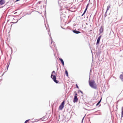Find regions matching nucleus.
<instances>
[{
	"label": "nucleus",
	"instance_id": "ddd939ff",
	"mask_svg": "<svg viewBox=\"0 0 123 123\" xmlns=\"http://www.w3.org/2000/svg\"><path fill=\"white\" fill-rule=\"evenodd\" d=\"M121 111V117H123V107H122Z\"/></svg>",
	"mask_w": 123,
	"mask_h": 123
},
{
	"label": "nucleus",
	"instance_id": "412c9836",
	"mask_svg": "<svg viewBox=\"0 0 123 123\" xmlns=\"http://www.w3.org/2000/svg\"><path fill=\"white\" fill-rule=\"evenodd\" d=\"M18 21V20H17V21L16 22H15V23H16Z\"/></svg>",
	"mask_w": 123,
	"mask_h": 123
},
{
	"label": "nucleus",
	"instance_id": "aec40b11",
	"mask_svg": "<svg viewBox=\"0 0 123 123\" xmlns=\"http://www.w3.org/2000/svg\"><path fill=\"white\" fill-rule=\"evenodd\" d=\"M99 103L98 102V103H97V104H96V106H97V105H99Z\"/></svg>",
	"mask_w": 123,
	"mask_h": 123
},
{
	"label": "nucleus",
	"instance_id": "f257e3e1",
	"mask_svg": "<svg viewBox=\"0 0 123 123\" xmlns=\"http://www.w3.org/2000/svg\"><path fill=\"white\" fill-rule=\"evenodd\" d=\"M55 71H53L52 73L51 77L55 82L56 83H58L59 81L56 80V78L55 75Z\"/></svg>",
	"mask_w": 123,
	"mask_h": 123
},
{
	"label": "nucleus",
	"instance_id": "6e6552de",
	"mask_svg": "<svg viewBox=\"0 0 123 123\" xmlns=\"http://www.w3.org/2000/svg\"><path fill=\"white\" fill-rule=\"evenodd\" d=\"M103 26H102L101 27L100 29L99 30L100 32L101 33L103 32Z\"/></svg>",
	"mask_w": 123,
	"mask_h": 123
},
{
	"label": "nucleus",
	"instance_id": "9d476101",
	"mask_svg": "<svg viewBox=\"0 0 123 123\" xmlns=\"http://www.w3.org/2000/svg\"><path fill=\"white\" fill-rule=\"evenodd\" d=\"M120 78L122 81H123V73L122 74L120 75Z\"/></svg>",
	"mask_w": 123,
	"mask_h": 123
},
{
	"label": "nucleus",
	"instance_id": "dca6fc26",
	"mask_svg": "<svg viewBox=\"0 0 123 123\" xmlns=\"http://www.w3.org/2000/svg\"><path fill=\"white\" fill-rule=\"evenodd\" d=\"M30 120V119H28L26 120L25 121L24 123H27V122H28Z\"/></svg>",
	"mask_w": 123,
	"mask_h": 123
},
{
	"label": "nucleus",
	"instance_id": "9b49d317",
	"mask_svg": "<svg viewBox=\"0 0 123 123\" xmlns=\"http://www.w3.org/2000/svg\"><path fill=\"white\" fill-rule=\"evenodd\" d=\"M59 59L60 61L61 62V63H62L63 65L64 66V61H63V60L62 59L60 58H59Z\"/></svg>",
	"mask_w": 123,
	"mask_h": 123
},
{
	"label": "nucleus",
	"instance_id": "6ab92c4d",
	"mask_svg": "<svg viewBox=\"0 0 123 123\" xmlns=\"http://www.w3.org/2000/svg\"><path fill=\"white\" fill-rule=\"evenodd\" d=\"M101 99H100V101L98 102V103H99L100 104V102H101Z\"/></svg>",
	"mask_w": 123,
	"mask_h": 123
},
{
	"label": "nucleus",
	"instance_id": "7ed1b4c3",
	"mask_svg": "<svg viewBox=\"0 0 123 123\" xmlns=\"http://www.w3.org/2000/svg\"><path fill=\"white\" fill-rule=\"evenodd\" d=\"M65 101H63L60 105L58 109L59 110H62L64 106Z\"/></svg>",
	"mask_w": 123,
	"mask_h": 123
},
{
	"label": "nucleus",
	"instance_id": "f8f14e48",
	"mask_svg": "<svg viewBox=\"0 0 123 123\" xmlns=\"http://www.w3.org/2000/svg\"><path fill=\"white\" fill-rule=\"evenodd\" d=\"M88 5H87L86 6V9H85L84 11V13H83V14L82 15V16L86 12L87 8H88Z\"/></svg>",
	"mask_w": 123,
	"mask_h": 123
},
{
	"label": "nucleus",
	"instance_id": "4468645a",
	"mask_svg": "<svg viewBox=\"0 0 123 123\" xmlns=\"http://www.w3.org/2000/svg\"><path fill=\"white\" fill-rule=\"evenodd\" d=\"M111 8L110 6H107V9L106 12H107L109 9Z\"/></svg>",
	"mask_w": 123,
	"mask_h": 123
},
{
	"label": "nucleus",
	"instance_id": "423d86ee",
	"mask_svg": "<svg viewBox=\"0 0 123 123\" xmlns=\"http://www.w3.org/2000/svg\"><path fill=\"white\" fill-rule=\"evenodd\" d=\"M5 2V0H0V6L4 4Z\"/></svg>",
	"mask_w": 123,
	"mask_h": 123
},
{
	"label": "nucleus",
	"instance_id": "f03ea898",
	"mask_svg": "<svg viewBox=\"0 0 123 123\" xmlns=\"http://www.w3.org/2000/svg\"><path fill=\"white\" fill-rule=\"evenodd\" d=\"M90 86L92 88L96 89L97 88V85L95 83V81L94 80H92L89 82Z\"/></svg>",
	"mask_w": 123,
	"mask_h": 123
},
{
	"label": "nucleus",
	"instance_id": "39448f33",
	"mask_svg": "<svg viewBox=\"0 0 123 123\" xmlns=\"http://www.w3.org/2000/svg\"><path fill=\"white\" fill-rule=\"evenodd\" d=\"M45 117H43L42 118H41L40 119H35V121L34 122H37L39 121L41 119H42L43 120H45L47 119V118H46L45 119Z\"/></svg>",
	"mask_w": 123,
	"mask_h": 123
},
{
	"label": "nucleus",
	"instance_id": "a211bd4d",
	"mask_svg": "<svg viewBox=\"0 0 123 123\" xmlns=\"http://www.w3.org/2000/svg\"><path fill=\"white\" fill-rule=\"evenodd\" d=\"M76 87L78 88V89H79V87L77 85V84H76Z\"/></svg>",
	"mask_w": 123,
	"mask_h": 123
},
{
	"label": "nucleus",
	"instance_id": "f3484780",
	"mask_svg": "<svg viewBox=\"0 0 123 123\" xmlns=\"http://www.w3.org/2000/svg\"><path fill=\"white\" fill-rule=\"evenodd\" d=\"M9 65V63H7V69H8Z\"/></svg>",
	"mask_w": 123,
	"mask_h": 123
},
{
	"label": "nucleus",
	"instance_id": "20e7f679",
	"mask_svg": "<svg viewBox=\"0 0 123 123\" xmlns=\"http://www.w3.org/2000/svg\"><path fill=\"white\" fill-rule=\"evenodd\" d=\"M77 94L76 93H75L74 94V98L73 100V102L74 103L78 101V98H77Z\"/></svg>",
	"mask_w": 123,
	"mask_h": 123
},
{
	"label": "nucleus",
	"instance_id": "0eeeda50",
	"mask_svg": "<svg viewBox=\"0 0 123 123\" xmlns=\"http://www.w3.org/2000/svg\"><path fill=\"white\" fill-rule=\"evenodd\" d=\"M101 36H100L98 38L97 42V44H98L99 43Z\"/></svg>",
	"mask_w": 123,
	"mask_h": 123
},
{
	"label": "nucleus",
	"instance_id": "1a4fd4ad",
	"mask_svg": "<svg viewBox=\"0 0 123 123\" xmlns=\"http://www.w3.org/2000/svg\"><path fill=\"white\" fill-rule=\"evenodd\" d=\"M73 32L76 34H78L80 33V32L76 30H74L73 31Z\"/></svg>",
	"mask_w": 123,
	"mask_h": 123
},
{
	"label": "nucleus",
	"instance_id": "4be33fe9",
	"mask_svg": "<svg viewBox=\"0 0 123 123\" xmlns=\"http://www.w3.org/2000/svg\"><path fill=\"white\" fill-rule=\"evenodd\" d=\"M13 19L14 20V19H14V18H13Z\"/></svg>",
	"mask_w": 123,
	"mask_h": 123
},
{
	"label": "nucleus",
	"instance_id": "2eb2a0df",
	"mask_svg": "<svg viewBox=\"0 0 123 123\" xmlns=\"http://www.w3.org/2000/svg\"><path fill=\"white\" fill-rule=\"evenodd\" d=\"M65 73L66 74V76H68V74L67 71V70H65Z\"/></svg>",
	"mask_w": 123,
	"mask_h": 123
}]
</instances>
